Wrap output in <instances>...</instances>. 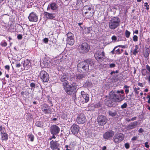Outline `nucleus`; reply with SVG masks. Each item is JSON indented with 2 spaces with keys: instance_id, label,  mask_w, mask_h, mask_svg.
I'll use <instances>...</instances> for the list:
<instances>
[{
  "instance_id": "473e14b6",
  "label": "nucleus",
  "mask_w": 150,
  "mask_h": 150,
  "mask_svg": "<svg viewBox=\"0 0 150 150\" xmlns=\"http://www.w3.org/2000/svg\"><path fill=\"white\" fill-rule=\"evenodd\" d=\"M130 33H131L129 31L127 30H126L125 32V36L127 38H129V37Z\"/></svg>"
},
{
  "instance_id": "9b49d317",
  "label": "nucleus",
  "mask_w": 150,
  "mask_h": 150,
  "mask_svg": "<svg viewBox=\"0 0 150 150\" xmlns=\"http://www.w3.org/2000/svg\"><path fill=\"white\" fill-rule=\"evenodd\" d=\"M60 130L59 128L55 125H52L50 127V132L52 134H57L59 133Z\"/></svg>"
},
{
  "instance_id": "f257e3e1",
  "label": "nucleus",
  "mask_w": 150,
  "mask_h": 150,
  "mask_svg": "<svg viewBox=\"0 0 150 150\" xmlns=\"http://www.w3.org/2000/svg\"><path fill=\"white\" fill-rule=\"evenodd\" d=\"M69 78L68 74L67 73L63 74L61 78V81L63 82V86L67 94L71 95L75 92L76 89V84L73 83L70 85L67 81Z\"/></svg>"
},
{
  "instance_id": "ea45409f",
  "label": "nucleus",
  "mask_w": 150,
  "mask_h": 150,
  "mask_svg": "<svg viewBox=\"0 0 150 150\" xmlns=\"http://www.w3.org/2000/svg\"><path fill=\"white\" fill-rule=\"evenodd\" d=\"M115 64H110L109 65V67L110 68H113L115 66Z\"/></svg>"
},
{
  "instance_id": "5701e85b",
  "label": "nucleus",
  "mask_w": 150,
  "mask_h": 150,
  "mask_svg": "<svg viewBox=\"0 0 150 150\" xmlns=\"http://www.w3.org/2000/svg\"><path fill=\"white\" fill-rule=\"evenodd\" d=\"M66 41L68 44L71 45H72L74 42V38H67Z\"/></svg>"
},
{
  "instance_id": "7c9ffc66",
  "label": "nucleus",
  "mask_w": 150,
  "mask_h": 150,
  "mask_svg": "<svg viewBox=\"0 0 150 150\" xmlns=\"http://www.w3.org/2000/svg\"><path fill=\"white\" fill-rule=\"evenodd\" d=\"M5 128L0 125V132L1 133H3V132H5Z\"/></svg>"
},
{
  "instance_id": "79ce46f5",
  "label": "nucleus",
  "mask_w": 150,
  "mask_h": 150,
  "mask_svg": "<svg viewBox=\"0 0 150 150\" xmlns=\"http://www.w3.org/2000/svg\"><path fill=\"white\" fill-rule=\"evenodd\" d=\"M148 142H145L144 144L145 147L147 148H149V146L148 144Z\"/></svg>"
},
{
  "instance_id": "ddd939ff",
  "label": "nucleus",
  "mask_w": 150,
  "mask_h": 150,
  "mask_svg": "<svg viewBox=\"0 0 150 150\" xmlns=\"http://www.w3.org/2000/svg\"><path fill=\"white\" fill-rule=\"evenodd\" d=\"M50 148L53 150H60V144L57 141H54L53 140L51 141L50 143Z\"/></svg>"
},
{
  "instance_id": "0eeeda50",
  "label": "nucleus",
  "mask_w": 150,
  "mask_h": 150,
  "mask_svg": "<svg viewBox=\"0 0 150 150\" xmlns=\"http://www.w3.org/2000/svg\"><path fill=\"white\" fill-rule=\"evenodd\" d=\"M79 50L81 52L83 53L87 52L89 49V47L88 44L85 42L79 46Z\"/></svg>"
},
{
  "instance_id": "bf43d9fd",
  "label": "nucleus",
  "mask_w": 150,
  "mask_h": 150,
  "mask_svg": "<svg viewBox=\"0 0 150 150\" xmlns=\"http://www.w3.org/2000/svg\"><path fill=\"white\" fill-rule=\"evenodd\" d=\"M144 6H146V7L149 6V5H148V3H144Z\"/></svg>"
},
{
  "instance_id": "49530a36",
  "label": "nucleus",
  "mask_w": 150,
  "mask_h": 150,
  "mask_svg": "<svg viewBox=\"0 0 150 150\" xmlns=\"http://www.w3.org/2000/svg\"><path fill=\"white\" fill-rule=\"evenodd\" d=\"M44 42L45 43H47L48 42V40L47 38H45L43 39Z\"/></svg>"
},
{
  "instance_id": "864d4df0",
  "label": "nucleus",
  "mask_w": 150,
  "mask_h": 150,
  "mask_svg": "<svg viewBox=\"0 0 150 150\" xmlns=\"http://www.w3.org/2000/svg\"><path fill=\"white\" fill-rule=\"evenodd\" d=\"M117 47V46H116L115 47V48L111 51V52L112 53V54H114V51H115V49Z\"/></svg>"
},
{
  "instance_id": "412c9836",
  "label": "nucleus",
  "mask_w": 150,
  "mask_h": 150,
  "mask_svg": "<svg viewBox=\"0 0 150 150\" xmlns=\"http://www.w3.org/2000/svg\"><path fill=\"white\" fill-rule=\"evenodd\" d=\"M137 124V122L135 121L134 122L131 123L128 126L126 127V128L127 129H132L136 127Z\"/></svg>"
},
{
  "instance_id": "6e6d98bb",
  "label": "nucleus",
  "mask_w": 150,
  "mask_h": 150,
  "mask_svg": "<svg viewBox=\"0 0 150 150\" xmlns=\"http://www.w3.org/2000/svg\"><path fill=\"white\" fill-rule=\"evenodd\" d=\"M138 85L140 86H141V87H142L143 86V84L142 83H138Z\"/></svg>"
},
{
  "instance_id": "393cba45",
  "label": "nucleus",
  "mask_w": 150,
  "mask_h": 150,
  "mask_svg": "<svg viewBox=\"0 0 150 150\" xmlns=\"http://www.w3.org/2000/svg\"><path fill=\"white\" fill-rule=\"evenodd\" d=\"M139 48V47L137 45H135V48L133 51V54L134 55H136L138 53V50Z\"/></svg>"
},
{
  "instance_id": "f704fd0d",
  "label": "nucleus",
  "mask_w": 150,
  "mask_h": 150,
  "mask_svg": "<svg viewBox=\"0 0 150 150\" xmlns=\"http://www.w3.org/2000/svg\"><path fill=\"white\" fill-rule=\"evenodd\" d=\"M35 125L36 126L38 127H41L42 126V125L41 124V122L39 121H37L35 123Z\"/></svg>"
},
{
  "instance_id": "2eb2a0df",
  "label": "nucleus",
  "mask_w": 150,
  "mask_h": 150,
  "mask_svg": "<svg viewBox=\"0 0 150 150\" xmlns=\"http://www.w3.org/2000/svg\"><path fill=\"white\" fill-rule=\"evenodd\" d=\"M79 130V127L76 124H73L71 127V130L74 135L77 134L78 133Z\"/></svg>"
},
{
  "instance_id": "cd10ccee",
  "label": "nucleus",
  "mask_w": 150,
  "mask_h": 150,
  "mask_svg": "<svg viewBox=\"0 0 150 150\" xmlns=\"http://www.w3.org/2000/svg\"><path fill=\"white\" fill-rule=\"evenodd\" d=\"M29 61L28 60L26 59L24 61L23 65L24 67H28L29 64Z\"/></svg>"
},
{
  "instance_id": "338daca9",
  "label": "nucleus",
  "mask_w": 150,
  "mask_h": 150,
  "mask_svg": "<svg viewBox=\"0 0 150 150\" xmlns=\"http://www.w3.org/2000/svg\"><path fill=\"white\" fill-rule=\"evenodd\" d=\"M147 103H149L150 104V98H149L148 100L147 101Z\"/></svg>"
},
{
  "instance_id": "37998d69",
  "label": "nucleus",
  "mask_w": 150,
  "mask_h": 150,
  "mask_svg": "<svg viewBox=\"0 0 150 150\" xmlns=\"http://www.w3.org/2000/svg\"><path fill=\"white\" fill-rule=\"evenodd\" d=\"M5 69H7L8 71H9L10 69V67L8 65H6L5 67Z\"/></svg>"
},
{
  "instance_id": "20e7f679",
  "label": "nucleus",
  "mask_w": 150,
  "mask_h": 150,
  "mask_svg": "<svg viewBox=\"0 0 150 150\" xmlns=\"http://www.w3.org/2000/svg\"><path fill=\"white\" fill-rule=\"evenodd\" d=\"M90 62L89 60H87L86 61L82 62L78 64L77 67L78 68H82L85 71H88L89 69V64L91 66Z\"/></svg>"
},
{
  "instance_id": "a18cd8bd",
  "label": "nucleus",
  "mask_w": 150,
  "mask_h": 150,
  "mask_svg": "<svg viewBox=\"0 0 150 150\" xmlns=\"http://www.w3.org/2000/svg\"><path fill=\"white\" fill-rule=\"evenodd\" d=\"M17 38L18 39L21 40L22 38V36L21 35H19L17 36Z\"/></svg>"
},
{
  "instance_id": "de8ad7c7",
  "label": "nucleus",
  "mask_w": 150,
  "mask_h": 150,
  "mask_svg": "<svg viewBox=\"0 0 150 150\" xmlns=\"http://www.w3.org/2000/svg\"><path fill=\"white\" fill-rule=\"evenodd\" d=\"M35 86V85L34 83H32L30 84V86L31 87H34Z\"/></svg>"
},
{
  "instance_id": "4d7b16f0",
  "label": "nucleus",
  "mask_w": 150,
  "mask_h": 150,
  "mask_svg": "<svg viewBox=\"0 0 150 150\" xmlns=\"http://www.w3.org/2000/svg\"><path fill=\"white\" fill-rule=\"evenodd\" d=\"M134 33L136 34H138V30H136L134 32Z\"/></svg>"
},
{
  "instance_id": "423d86ee",
  "label": "nucleus",
  "mask_w": 150,
  "mask_h": 150,
  "mask_svg": "<svg viewBox=\"0 0 150 150\" xmlns=\"http://www.w3.org/2000/svg\"><path fill=\"white\" fill-rule=\"evenodd\" d=\"M107 119L106 117L103 115H99L97 119L98 124L100 126L104 125L107 123Z\"/></svg>"
},
{
  "instance_id": "0e129e2a",
  "label": "nucleus",
  "mask_w": 150,
  "mask_h": 150,
  "mask_svg": "<svg viewBox=\"0 0 150 150\" xmlns=\"http://www.w3.org/2000/svg\"><path fill=\"white\" fill-rule=\"evenodd\" d=\"M115 73V71H112L111 73H110V74L111 75H112L113 74H114Z\"/></svg>"
},
{
  "instance_id": "a19ab883",
  "label": "nucleus",
  "mask_w": 150,
  "mask_h": 150,
  "mask_svg": "<svg viewBox=\"0 0 150 150\" xmlns=\"http://www.w3.org/2000/svg\"><path fill=\"white\" fill-rule=\"evenodd\" d=\"M125 146L126 149H128L129 148V145L128 143H125Z\"/></svg>"
},
{
  "instance_id": "5fc2aeb1",
  "label": "nucleus",
  "mask_w": 150,
  "mask_h": 150,
  "mask_svg": "<svg viewBox=\"0 0 150 150\" xmlns=\"http://www.w3.org/2000/svg\"><path fill=\"white\" fill-rule=\"evenodd\" d=\"M21 65L20 64H18L16 65V67H21Z\"/></svg>"
},
{
  "instance_id": "6e6552de",
  "label": "nucleus",
  "mask_w": 150,
  "mask_h": 150,
  "mask_svg": "<svg viewBox=\"0 0 150 150\" xmlns=\"http://www.w3.org/2000/svg\"><path fill=\"white\" fill-rule=\"evenodd\" d=\"M40 77L44 82H47L49 79L48 74L45 71H41L40 75Z\"/></svg>"
},
{
  "instance_id": "7ed1b4c3",
  "label": "nucleus",
  "mask_w": 150,
  "mask_h": 150,
  "mask_svg": "<svg viewBox=\"0 0 150 150\" xmlns=\"http://www.w3.org/2000/svg\"><path fill=\"white\" fill-rule=\"evenodd\" d=\"M120 22V19L117 17H113L109 20L108 25L109 28L111 29H114L119 25Z\"/></svg>"
},
{
  "instance_id": "c03bdc74",
  "label": "nucleus",
  "mask_w": 150,
  "mask_h": 150,
  "mask_svg": "<svg viewBox=\"0 0 150 150\" xmlns=\"http://www.w3.org/2000/svg\"><path fill=\"white\" fill-rule=\"evenodd\" d=\"M149 53H148V52H146L144 54V56L145 57H146L149 56Z\"/></svg>"
},
{
  "instance_id": "58836bf2",
  "label": "nucleus",
  "mask_w": 150,
  "mask_h": 150,
  "mask_svg": "<svg viewBox=\"0 0 150 150\" xmlns=\"http://www.w3.org/2000/svg\"><path fill=\"white\" fill-rule=\"evenodd\" d=\"M111 38L112 40L115 41L117 39L115 35L113 36Z\"/></svg>"
},
{
  "instance_id": "9d476101",
  "label": "nucleus",
  "mask_w": 150,
  "mask_h": 150,
  "mask_svg": "<svg viewBox=\"0 0 150 150\" xmlns=\"http://www.w3.org/2000/svg\"><path fill=\"white\" fill-rule=\"evenodd\" d=\"M124 135L121 133H118L115 134L113 138V141L115 143L121 142L124 139Z\"/></svg>"
},
{
  "instance_id": "39448f33",
  "label": "nucleus",
  "mask_w": 150,
  "mask_h": 150,
  "mask_svg": "<svg viewBox=\"0 0 150 150\" xmlns=\"http://www.w3.org/2000/svg\"><path fill=\"white\" fill-rule=\"evenodd\" d=\"M84 8L85 10H86L85 12V16L88 19L90 18L93 15L94 13L93 9L87 6H85Z\"/></svg>"
},
{
  "instance_id": "f3484780",
  "label": "nucleus",
  "mask_w": 150,
  "mask_h": 150,
  "mask_svg": "<svg viewBox=\"0 0 150 150\" xmlns=\"http://www.w3.org/2000/svg\"><path fill=\"white\" fill-rule=\"evenodd\" d=\"M42 110L45 114H51L52 112L51 109L49 108L48 106L45 104L43 106Z\"/></svg>"
},
{
  "instance_id": "13d9d810",
  "label": "nucleus",
  "mask_w": 150,
  "mask_h": 150,
  "mask_svg": "<svg viewBox=\"0 0 150 150\" xmlns=\"http://www.w3.org/2000/svg\"><path fill=\"white\" fill-rule=\"evenodd\" d=\"M129 88V86H128L127 85H125L124 86V88H125L126 89H128Z\"/></svg>"
},
{
  "instance_id": "4468645a",
  "label": "nucleus",
  "mask_w": 150,
  "mask_h": 150,
  "mask_svg": "<svg viewBox=\"0 0 150 150\" xmlns=\"http://www.w3.org/2000/svg\"><path fill=\"white\" fill-rule=\"evenodd\" d=\"M28 18L30 21L36 22L38 21V17L35 13L32 12L30 14Z\"/></svg>"
},
{
  "instance_id": "3c124183",
  "label": "nucleus",
  "mask_w": 150,
  "mask_h": 150,
  "mask_svg": "<svg viewBox=\"0 0 150 150\" xmlns=\"http://www.w3.org/2000/svg\"><path fill=\"white\" fill-rule=\"evenodd\" d=\"M125 91L126 93L127 94V93L129 92V90L128 88V89H125Z\"/></svg>"
},
{
  "instance_id": "1a4fd4ad",
  "label": "nucleus",
  "mask_w": 150,
  "mask_h": 150,
  "mask_svg": "<svg viewBox=\"0 0 150 150\" xmlns=\"http://www.w3.org/2000/svg\"><path fill=\"white\" fill-rule=\"evenodd\" d=\"M76 122L79 124H83L86 121V118L83 113L79 114L76 119Z\"/></svg>"
},
{
  "instance_id": "c756f323",
  "label": "nucleus",
  "mask_w": 150,
  "mask_h": 150,
  "mask_svg": "<svg viewBox=\"0 0 150 150\" xmlns=\"http://www.w3.org/2000/svg\"><path fill=\"white\" fill-rule=\"evenodd\" d=\"M28 137L29 139L31 141L33 142V141L34 137L33 135H28Z\"/></svg>"
},
{
  "instance_id": "f03ea898",
  "label": "nucleus",
  "mask_w": 150,
  "mask_h": 150,
  "mask_svg": "<svg viewBox=\"0 0 150 150\" xmlns=\"http://www.w3.org/2000/svg\"><path fill=\"white\" fill-rule=\"evenodd\" d=\"M120 91H112L109 93V98L108 100L109 103H111L113 102H119L123 100L125 97L124 96L119 94Z\"/></svg>"
},
{
  "instance_id": "603ef678",
  "label": "nucleus",
  "mask_w": 150,
  "mask_h": 150,
  "mask_svg": "<svg viewBox=\"0 0 150 150\" xmlns=\"http://www.w3.org/2000/svg\"><path fill=\"white\" fill-rule=\"evenodd\" d=\"M137 117H133L132 118V119L130 120H128V121H133L135 120L136 119Z\"/></svg>"
},
{
  "instance_id": "774afa93",
  "label": "nucleus",
  "mask_w": 150,
  "mask_h": 150,
  "mask_svg": "<svg viewBox=\"0 0 150 150\" xmlns=\"http://www.w3.org/2000/svg\"><path fill=\"white\" fill-rule=\"evenodd\" d=\"M135 93L137 94L138 93V91H137V90H135Z\"/></svg>"
},
{
  "instance_id": "a878e982",
  "label": "nucleus",
  "mask_w": 150,
  "mask_h": 150,
  "mask_svg": "<svg viewBox=\"0 0 150 150\" xmlns=\"http://www.w3.org/2000/svg\"><path fill=\"white\" fill-rule=\"evenodd\" d=\"M92 30V27L86 28L84 29V31L86 34H88L90 33Z\"/></svg>"
},
{
  "instance_id": "052dcab7",
  "label": "nucleus",
  "mask_w": 150,
  "mask_h": 150,
  "mask_svg": "<svg viewBox=\"0 0 150 150\" xmlns=\"http://www.w3.org/2000/svg\"><path fill=\"white\" fill-rule=\"evenodd\" d=\"M106 149V147L105 146H104L102 149L103 150H105Z\"/></svg>"
},
{
  "instance_id": "4c0bfd02",
  "label": "nucleus",
  "mask_w": 150,
  "mask_h": 150,
  "mask_svg": "<svg viewBox=\"0 0 150 150\" xmlns=\"http://www.w3.org/2000/svg\"><path fill=\"white\" fill-rule=\"evenodd\" d=\"M127 106V104L126 103H125L124 104L121 105V108L122 109L125 108H126Z\"/></svg>"
},
{
  "instance_id": "680f3d73",
  "label": "nucleus",
  "mask_w": 150,
  "mask_h": 150,
  "mask_svg": "<svg viewBox=\"0 0 150 150\" xmlns=\"http://www.w3.org/2000/svg\"><path fill=\"white\" fill-rule=\"evenodd\" d=\"M68 145H67L65 146V147L66 148V150H70V149H68Z\"/></svg>"
},
{
  "instance_id": "6ab92c4d",
  "label": "nucleus",
  "mask_w": 150,
  "mask_h": 150,
  "mask_svg": "<svg viewBox=\"0 0 150 150\" xmlns=\"http://www.w3.org/2000/svg\"><path fill=\"white\" fill-rule=\"evenodd\" d=\"M58 8L57 5L55 3L53 2L49 4L47 8V10L50 8L52 10L54 11L57 10Z\"/></svg>"
},
{
  "instance_id": "f8f14e48",
  "label": "nucleus",
  "mask_w": 150,
  "mask_h": 150,
  "mask_svg": "<svg viewBox=\"0 0 150 150\" xmlns=\"http://www.w3.org/2000/svg\"><path fill=\"white\" fill-rule=\"evenodd\" d=\"M114 134V132L112 130L108 131L103 134V138L106 140L110 139L113 137Z\"/></svg>"
},
{
  "instance_id": "e2e57ef3",
  "label": "nucleus",
  "mask_w": 150,
  "mask_h": 150,
  "mask_svg": "<svg viewBox=\"0 0 150 150\" xmlns=\"http://www.w3.org/2000/svg\"><path fill=\"white\" fill-rule=\"evenodd\" d=\"M52 135H53V136L52 137V139H55L56 138L54 135L55 134H52Z\"/></svg>"
},
{
  "instance_id": "09e8293b",
  "label": "nucleus",
  "mask_w": 150,
  "mask_h": 150,
  "mask_svg": "<svg viewBox=\"0 0 150 150\" xmlns=\"http://www.w3.org/2000/svg\"><path fill=\"white\" fill-rule=\"evenodd\" d=\"M144 131L143 129L142 128H140L139 130V133H142Z\"/></svg>"
},
{
  "instance_id": "8fccbe9b",
  "label": "nucleus",
  "mask_w": 150,
  "mask_h": 150,
  "mask_svg": "<svg viewBox=\"0 0 150 150\" xmlns=\"http://www.w3.org/2000/svg\"><path fill=\"white\" fill-rule=\"evenodd\" d=\"M137 139V137L136 136H134L132 139V140L133 141Z\"/></svg>"
},
{
  "instance_id": "c85d7f7f",
  "label": "nucleus",
  "mask_w": 150,
  "mask_h": 150,
  "mask_svg": "<svg viewBox=\"0 0 150 150\" xmlns=\"http://www.w3.org/2000/svg\"><path fill=\"white\" fill-rule=\"evenodd\" d=\"M109 113L110 115L112 116H114L115 115L116 113L115 111H110L109 112Z\"/></svg>"
},
{
  "instance_id": "bb28decb",
  "label": "nucleus",
  "mask_w": 150,
  "mask_h": 150,
  "mask_svg": "<svg viewBox=\"0 0 150 150\" xmlns=\"http://www.w3.org/2000/svg\"><path fill=\"white\" fill-rule=\"evenodd\" d=\"M67 38H74L73 34L70 32H69L67 34Z\"/></svg>"
},
{
  "instance_id": "e433bc0d",
  "label": "nucleus",
  "mask_w": 150,
  "mask_h": 150,
  "mask_svg": "<svg viewBox=\"0 0 150 150\" xmlns=\"http://www.w3.org/2000/svg\"><path fill=\"white\" fill-rule=\"evenodd\" d=\"M1 45H2L4 47H6L7 45V43L6 42H2L1 43Z\"/></svg>"
},
{
  "instance_id": "4be33fe9",
  "label": "nucleus",
  "mask_w": 150,
  "mask_h": 150,
  "mask_svg": "<svg viewBox=\"0 0 150 150\" xmlns=\"http://www.w3.org/2000/svg\"><path fill=\"white\" fill-rule=\"evenodd\" d=\"M45 15L47 18L50 19H54L56 16L54 13H49L47 12L45 13Z\"/></svg>"
},
{
  "instance_id": "c9c22d12",
  "label": "nucleus",
  "mask_w": 150,
  "mask_h": 150,
  "mask_svg": "<svg viewBox=\"0 0 150 150\" xmlns=\"http://www.w3.org/2000/svg\"><path fill=\"white\" fill-rule=\"evenodd\" d=\"M133 41H134V42H136L138 40V37L136 35H134L133 36Z\"/></svg>"
},
{
  "instance_id": "69168bd1",
  "label": "nucleus",
  "mask_w": 150,
  "mask_h": 150,
  "mask_svg": "<svg viewBox=\"0 0 150 150\" xmlns=\"http://www.w3.org/2000/svg\"><path fill=\"white\" fill-rule=\"evenodd\" d=\"M120 93H121L122 94H123L124 93V91L123 90H121L120 91Z\"/></svg>"
},
{
  "instance_id": "aec40b11",
  "label": "nucleus",
  "mask_w": 150,
  "mask_h": 150,
  "mask_svg": "<svg viewBox=\"0 0 150 150\" xmlns=\"http://www.w3.org/2000/svg\"><path fill=\"white\" fill-rule=\"evenodd\" d=\"M63 56L62 54H60L58 57V58H55L54 61V64L55 65L59 64L63 60Z\"/></svg>"
},
{
  "instance_id": "a211bd4d",
  "label": "nucleus",
  "mask_w": 150,
  "mask_h": 150,
  "mask_svg": "<svg viewBox=\"0 0 150 150\" xmlns=\"http://www.w3.org/2000/svg\"><path fill=\"white\" fill-rule=\"evenodd\" d=\"M81 94L83 98V99L82 100L83 103H87L89 100V97L88 95L84 92V91H81Z\"/></svg>"
},
{
  "instance_id": "b1692460",
  "label": "nucleus",
  "mask_w": 150,
  "mask_h": 150,
  "mask_svg": "<svg viewBox=\"0 0 150 150\" xmlns=\"http://www.w3.org/2000/svg\"><path fill=\"white\" fill-rule=\"evenodd\" d=\"M1 134V140L3 141L4 140H7L8 139V136L6 133H5V132H3V133Z\"/></svg>"
},
{
  "instance_id": "dca6fc26",
  "label": "nucleus",
  "mask_w": 150,
  "mask_h": 150,
  "mask_svg": "<svg viewBox=\"0 0 150 150\" xmlns=\"http://www.w3.org/2000/svg\"><path fill=\"white\" fill-rule=\"evenodd\" d=\"M104 55L103 52H98L95 54L94 56L96 59L98 61H101L103 58Z\"/></svg>"
},
{
  "instance_id": "72a5a7b5",
  "label": "nucleus",
  "mask_w": 150,
  "mask_h": 150,
  "mask_svg": "<svg viewBox=\"0 0 150 150\" xmlns=\"http://www.w3.org/2000/svg\"><path fill=\"white\" fill-rule=\"evenodd\" d=\"M84 76L82 74H79L77 76L76 78L78 79H80L84 77Z\"/></svg>"
},
{
  "instance_id": "2f4dec72",
  "label": "nucleus",
  "mask_w": 150,
  "mask_h": 150,
  "mask_svg": "<svg viewBox=\"0 0 150 150\" xmlns=\"http://www.w3.org/2000/svg\"><path fill=\"white\" fill-rule=\"evenodd\" d=\"M122 49H118L115 50V52L117 54H120L122 53Z\"/></svg>"
}]
</instances>
